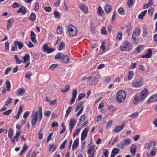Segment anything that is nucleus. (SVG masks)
I'll list each match as a JSON object with an SVG mask.
<instances>
[{"label":"nucleus","mask_w":157,"mask_h":157,"mask_svg":"<svg viewBox=\"0 0 157 157\" xmlns=\"http://www.w3.org/2000/svg\"><path fill=\"white\" fill-rule=\"evenodd\" d=\"M125 92L122 90L119 91L116 96V100L117 102L121 103L124 101L126 98Z\"/></svg>","instance_id":"obj_1"},{"label":"nucleus","mask_w":157,"mask_h":157,"mask_svg":"<svg viewBox=\"0 0 157 157\" xmlns=\"http://www.w3.org/2000/svg\"><path fill=\"white\" fill-rule=\"evenodd\" d=\"M68 31L67 33L71 36H75L78 33L77 29L72 25L69 24L67 27Z\"/></svg>","instance_id":"obj_2"},{"label":"nucleus","mask_w":157,"mask_h":157,"mask_svg":"<svg viewBox=\"0 0 157 157\" xmlns=\"http://www.w3.org/2000/svg\"><path fill=\"white\" fill-rule=\"evenodd\" d=\"M131 46L132 45L126 41L121 46V48L122 51H129L131 49Z\"/></svg>","instance_id":"obj_3"},{"label":"nucleus","mask_w":157,"mask_h":157,"mask_svg":"<svg viewBox=\"0 0 157 157\" xmlns=\"http://www.w3.org/2000/svg\"><path fill=\"white\" fill-rule=\"evenodd\" d=\"M148 94V91L147 89H145L143 90L140 93V101H143L147 96Z\"/></svg>","instance_id":"obj_4"},{"label":"nucleus","mask_w":157,"mask_h":157,"mask_svg":"<svg viewBox=\"0 0 157 157\" xmlns=\"http://www.w3.org/2000/svg\"><path fill=\"white\" fill-rule=\"evenodd\" d=\"M43 49L44 52H46L48 53H52L55 51L54 49L48 47V45L46 44L44 45Z\"/></svg>","instance_id":"obj_5"},{"label":"nucleus","mask_w":157,"mask_h":157,"mask_svg":"<svg viewBox=\"0 0 157 157\" xmlns=\"http://www.w3.org/2000/svg\"><path fill=\"white\" fill-rule=\"evenodd\" d=\"M143 84V79L142 78H140L139 81H136L133 82L132 83V86L136 88H138L142 85Z\"/></svg>","instance_id":"obj_6"},{"label":"nucleus","mask_w":157,"mask_h":157,"mask_svg":"<svg viewBox=\"0 0 157 157\" xmlns=\"http://www.w3.org/2000/svg\"><path fill=\"white\" fill-rule=\"evenodd\" d=\"M125 124V122H123L122 123L121 125L117 126L113 130L114 131L116 132H119L121 131L122 130V129L124 127Z\"/></svg>","instance_id":"obj_7"},{"label":"nucleus","mask_w":157,"mask_h":157,"mask_svg":"<svg viewBox=\"0 0 157 157\" xmlns=\"http://www.w3.org/2000/svg\"><path fill=\"white\" fill-rule=\"evenodd\" d=\"M157 101V95H153L149 99L148 101H147V104L154 102Z\"/></svg>","instance_id":"obj_8"},{"label":"nucleus","mask_w":157,"mask_h":157,"mask_svg":"<svg viewBox=\"0 0 157 157\" xmlns=\"http://www.w3.org/2000/svg\"><path fill=\"white\" fill-rule=\"evenodd\" d=\"M61 60H62V62L67 63L69 62V58L67 55H64L63 54H62Z\"/></svg>","instance_id":"obj_9"},{"label":"nucleus","mask_w":157,"mask_h":157,"mask_svg":"<svg viewBox=\"0 0 157 157\" xmlns=\"http://www.w3.org/2000/svg\"><path fill=\"white\" fill-rule=\"evenodd\" d=\"M87 132L88 129L87 128H85L82 133L81 140L82 141L84 140L86 138L87 135Z\"/></svg>","instance_id":"obj_10"},{"label":"nucleus","mask_w":157,"mask_h":157,"mask_svg":"<svg viewBox=\"0 0 157 157\" xmlns=\"http://www.w3.org/2000/svg\"><path fill=\"white\" fill-rule=\"evenodd\" d=\"M125 27H124V29L126 30V32L128 33V35H129L130 33H131V24L130 23L127 24L126 25H124Z\"/></svg>","instance_id":"obj_11"},{"label":"nucleus","mask_w":157,"mask_h":157,"mask_svg":"<svg viewBox=\"0 0 157 157\" xmlns=\"http://www.w3.org/2000/svg\"><path fill=\"white\" fill-rule=\"evenodd\" d=\"M120 151V150L117 148H115L112 150L111 157H114L116 155L118 154Z\"/></svg>","instance_id":"obj_12"},{"label":"nucleus","mask_w":157,"mask_h":157,"mask_svg":"<svg viewBox=\"0 0 157 157\" xmlns=\"http://www.w3.org/2000/svg\"><path fill=\"white\" fill-rule=\"evenodd\" d=\"M14 43L16 49H17V47H18V49H20L22 48L24 46L23 44L22 43L18 41H15Z\"/></svg>","instance_id":"obj_13"},{"label":"nucleus","mask_w":157,"mask_h":157,"mask_svg":"<svg viewBox=\"0 0 157 157\" xmlns=\"http://www.w3.org/2000/svg\"><path fill=\"white\" fill-rule=\"evenodd\" d=\"M76 123V121L74 119H71L70 120V132L72 131V129L74 128Z\"/></svg>","instance_id":"obj_14"},{"label":"nucleus","mask_w":157,"mask_h":157,"mask_svg":"<svg viewBox=\"0 0 157 157\" xmlns=\"http://www.w3.org/2000/svg\"><path fill=\"white\" fill-rule=\"evenodd\" d=\"M95 146L94 145H92L90 146L87 151V153L89 155H90L92 153H94L95 150L94 149Z\"/></svg>","instance_id":"obj_15"},{"label":"nucleus","mask_w":157,"mask_h":157,"mask_svg":"<svg viewBox=\"0 0 157 157\" xmlns=\"http://www.w3.org/2000/svg\"><path fill=\"white\" fill-rule=\"evenodd\" d=\"M152 54V52L151 49H148V52L144 55L142 57L144 58H150Z\"/></svg>","instance_id":"obj_16"},{"label":"nucleus","mask_w":157,"mask_h":157,"mask_svg":"<svg viewBox=\"0 0 157 157\" xmlns=\"http://www.w3.org/2000/svg\"><path fill=\"white\" fill-rule=\"evenodd\" d=\"M36 35L33 31H31V39L32 42L34 43H36L37 41L36 38Z\"/></svg>","instance_id":"obj_17"},{"label":"nucleus","mask_w":157,"mask_h":157,"mask_svg":"<svg viewBox=\"0 0 157 157\" xmlns=\"http://www.w3.org/2000/svg\"><path fill=\"white\" fill-rule=\"evenodd\" d=\"M147 148L149 149L151 147H155L156 144L154 141H152L148 144H147Z\"/></svg>","instance_id":"obj_18"},{"label":"nucleus","mask_w":157,"mask_h":157,"mask_svg":"<svg viewBox=\"0 0 157 157\" xmlns=\"http://www.w3.org/2000/svg\"><path fill=\"white\" fill-rule=\"evenodd\" d=\"M26 11L25 7L24 6H21L17 10V12L18 13H21L22 14H24L25 13Z\"/></svg>","instance_id":"obj_19"},{"label":"nucleus","mask_w":157,"mask_h":157,"mask_svg":"<svg viewBox=\"0 0 157 157\" xmlns=\"http://www.w3.org/2000/svg\"><path fill=\"white\" fill-rule=\"evenodd\" d=\"M80 9L82 10L84 13H87L88 12V9L87 6H85L84 5H82L79 6Z\"/></svg>","instance_id":"obj_20"},{"label":"nucleus","mask_w":157,"mask_h":157,"mask_svg":"<svg viewBox=\"0 0 157 157\" xmlns=\"http://www.w3.org/2000/svg\"><path fill=\"white\" fill-rule=\"evenodd\" d=\"M79 141L77 139H76L74 141L73 144L72 149L73 150L76 149L77 147V145L78 144Z\"/></svg>","instance_id":"obj_21"},{"label":"nucleus","mask_w":157,"mask_h":157,"mask_svg":"<svg viewBox=\"0 0 157 157\" xmlns=\"http://www.w3.org/2000/svg\"><path fill=\"white\" fill-rule=\"evenodd\" d=\"M18 95H22L25 93V88L23 87L18 89L17 90Z\"/></svg>","instance_id":"obj_22"},{"label":"nucleus","mask_w":157,"mask_h":157,"mask_svg":"<svg viewBox=\"0 0 157 157\" xmlns=\"http://www.w3.org/2000/svg\"><path fill=\"white\" fill-rule=\"evenodd\" d=\"M143 36L145 37L147 35V28L146 26L144 25L143 26Z\"/></svg>","instance_id":"obj_23"},{"label":"nucleus","mask_w":157,"mask_h":157,"mask_svg":"<svg viewBox=\"0 0 157 157\" xmlns=\"http://www.w3.org/2000/svg\"><path fill=\"white\" fill-rule=\"evenodd\" d=\"M59 48L58 50L61 51L62 50L65 48V44L64 42H61L59 44Z\"/></svg>","instance_id":"obj_24"},{"label":"nucleus","mask_w":157,"mask_h":157,"mask_svg":"<svg viewBox=\"0 0 157 157\" xmlns=\"http://www.w3.org/2000/svg\"><path fill=\"white\" fill-rule=\"evenodd\" d=\"M105 12L108 13L111 11L112 7L110 5H106L105 6Z\"/></svg>","instance_id":"obj_25"},{"label":"nucleus","mask_w":157,"mask_h":157,"mask_svg":"<svg viewBox=\"0 0 157 157\" xmlns=\"http://www.w3.org/2000/svg\"><path fill=\"white\" fill-rule=\"evenodd\" d=\"M147 12V10H144L141 13L138 15V18L139 19H142L143 17L145 16Z\"/></svg>","instance_id":"obj_26"},{"label":"nucleus","mask_w":157,"mask_h":157,"mask_svg":"<svg viewBox=\"0 0 157 157\" xmlns=\"http://www.w3.org/2000/svg\"><path fill=\"white\" fill-rule=\"evenodd\" d=\"M13 131L12 129L11 128H10L9 130L8 137L10 139H12L13 135Z\"/></svg>","instance_id":"obj_27"},{"label":"nucleus","mask_w":157,"mask_h":157,"mask_svg":"<svg viewBox=\"0 0 157 157\" xmlns=\"http://www.w3.org/2000/svg\"><path fill=\"white\" fill-rule=\"evenodd\" d=\"M156 152V149L155 147H153L151 150L150 155L151 156H154L155 153Z\"/></svg>","instance_id":"obj_28"},{"label":"nucleus","mask_w":157,"mask_h":157,"mask_svg":"<svg viewBox=\"0 0 157 157\" xmlns=\"http://www.w3.org/2000/svg\"><path fill=\"white\" fill-rule=\"evenodd\" d=\"M6 88L7 91H10V83L9 79H7L6 82Z\"/></svg>","instance_id":"obj_29"},{"label":"nucleus","mask_w":157,"mask_h":157,"mask_svg":"<svg viewBox=\"0 0 157 157\" xmlns=\"http://www.w3.org/2000/svg\"><path fill=\"white\" fill-rule=\"evenodd\" d=\"M38 111L33 113L31 116L32 120L38 119Z\"/></svg>","instance_id":"obj_30"},{"label":"nucleus","mask_w":157,"mask_h":157,"mask_svg":"<svg viewBox=\"0 0 157 157\" xmlns=\"http://www.w3.org/2000/svg\"><path fill=\"white\" fill-rule=\"evenodd\" d=\"M39 113V121H41L42 118V108L41 107H40L39 108V110L38 112Z\"/></svg>","instance_id":"obj_31"},{"label":"nucleus","mask_w":157,"mask_h":157,"mask_svg":"<svg viewBox=\"0 0 157 157\" xmlns=\"http://www.w3.org/2000/svg\"><path fill=\"white\" fill-rule=\"evenodd\" d=\"M83 103L82 101L79 102L76 105L75 108V111H78L79 109L83 105Z\"/></svg>","instance_id":"obj_32"},{"label":"nucleus","mask_w":157,"mask_h":157,"mask_svg":"<svg viewBox=\"0 0 157 157\" xmlns=\"http://www.w3.org/2000/svg\"><path fill=\"white\" fill-rule=\"evenodd\" d=\"M8 24L7 25V29H9V27L10 26H12L13 25V21L12 19H9L8 20Z\"/></svg>","instance_id":"obj_33"},{"label":"nucleus","mask_w":157,"mask_h":157,"mask_svg":"<svg viewBox=\"0 0 157 157\" xmlns=\"http://www.w3.org/2000/svg\"><path fill=\"white\" fill-rule=\"evenodd\" d=\"M132 147L133 148H131L130 149V151L132 154V155H134L136 152V150L135 148L136 147V145H134V144L132 145Z\"/></svg>","instance_id":"obj_34"},{"label":"nucleus","mask_w":157,"mask_h":157,"mask_svg":"<svg viewBox=\"0 0 157 157\" xmlns=\"http://www.w3.org/2000/svg\"><path fill=\"white\" fill-rule=\"evenodd\" d=\"M85 94L82 93L80 94L78 97L77 100L78 101H79L83 99L85 96Z\"/></svg>","instance_id":"obj_35"},{"label":"nucleus","mask_w":157,"mask_h":157,"mask_svg":"<svg viewBox=\"0 0 157 157\" xmlns=\"http://www.w3.org/2000/svg\"><path fill=\"white\" fill-rule=\"evenodd\" d=\"M14 58L16 61L17 63L20 64L22 62V61L19 59V58L17 57V55H14Z\"/></svg>","instance_id":"obj_36"},{"label":"nucleus","mask_w":157,"mask_h":157,"mask_svg":"<svg viewBox=\"0 0 157 157\" xmlns=\"http://www.w3.org/2000/svg\"><path fill=\"white\" fill-rule=\"evenodd\" d=\"M127 4L128 7L130 8L131 7L134 3V1L132 0H128Z\"/></svg>","instance_id":"obj_37"},{"label":"nucleus","mask_w":157,"mask_h":157,"mask_svg":"<svg viewBox=\"0 0 157 157\" xmlns=\"http://www.w3.org/2000/svg\"><path fill=\"white\" fill-rule=\"evenodd\" d=\"M139 115V113L137 112H136L130 115L129 117H131L132 118H136L138 117Z\"/></svg>","instance_id":"obj_38"},{"label":"nucleus","mask_w":157,"mask_h":157,"mask_svg":"<svg viewBox=\"0 0 157 157\" xmlns=\"http://www.w3.org/2000/svg\"><path fill=\"white\" fill-rule=\"evenodd\" d=\"M139 97L136 95L135 96L133 100V103L135 104H137L138 103L139 100Z\"/></svg>","instance_id":"obj_39"},{"label":"nucleus","mask_w":157,"mask_h":157,"mask_svg":"<svg viewBox=\"0 0 157 157\" xmlns=\"http://www.w3.org/2000/svg\"><path fill=\"white\" fill-rule=\"evenodd\" d=\"M62 31L63 30L62 27L59 25L57 27V33L60 34L62 33Z\"/></svg>","instance_id":"obj_40"},{"label":"nucleus","mask_w":157,"mask_h":157,"mask_svg":"<svg viewBox=\"0 0 157 157\" xmlns=\"http://www.w3.org/2000/svg\"><path fill=\"white\" fill-rule=\"evenodd\" d=\"M103 12L102 8L101 7H99L98 9V15L99 16H101L102 14V13Z\"/></svg>","instance_id":"obj_41"},{"label":"nucleus","mask_w":157,"mask_h":157,"mask_svg":"<svg viewBox=\"0 0 157 157\" xmlns=\"http://www.w3.org/2000/svg\"><path fill=\"white\" fill-rule=\"evenodd\" d=\"M103 153L105 157H108L109 152L107 149H104L103 151Z\"/></svg>","instance_id":"obj_42"},{"label":"nucleus","mask_w":157,"mask_h":157,"mask_svg":"<svg viewBox=\"0 0 157 157\" xmlns=\"http://www.w3.org/2000/svg\"><path fill=\"white\" fill-rule=\"evenodd\" d=\"M36 17L35 14L34 13H32L30 17V19L32 21H34L36 20Z\"/></svg>","instance_id":"obj_43"},{"label":"nucleus","mask_w":157,"mask_h":157,"mask_svg":"<svg viewBox=\"0 0 157 157\" xmlns=\"http://www.w3.org/2000/svg\"><path fill=\"white\" fill-rule=\"evenodd\" d=\"M134 75L133 72L132 71H130L128 73V78L130 80L132 78Z\"/></svg>","instance_id":"obj_44"},{"label":"nucleus","mask_w":157,"mask_h":157,"mask_svg":"<svg viewBox=\"0 0 157 157\" xmlns=\"http://www.w3.org/2000/svg\"><path fill=\"white\" fill-rule=\"evenodd\" d=\"M54 14L55 16V17L59 19L60 17V15L59 14V13L57 12L56 10H55L54 11Z\"/></svg>","instance_id":"obj_45"},{"label":"nucleus","mask_w":157,"mask_h":157,"mask_svg":"<svg viewBox=\"0 0 157 157\" xmlns=\"http://www.w3.org/2000/svg\"><path fill=\"white\" fill-rule=\"evenodd\" d=\"M72 109L71 106H69L68 108L67 109L66 111V114L65 115V117H67L69 113H70L71 109Z\"/></svg>","instance_id":"obj_46"},{"label":"nucleus","mask_w":157,"mask_h":157,"mask_svg":"<svg viewBox=\"0 0 157 157\" xmlns=\"http://www.w3.org/2000/svg\"><path fill=\"white\" fill-rule=\"evenodd\" d=\"M58 67L57 64H53L51 65L49 67V69L52 71H53Z\"/></svg>","instance_id":"obj_47"},{"label":"nucleus","mask_w":157,"mask_h":157,"mask_svg":"<svg viewBox=\"0 0 157 157\" xmlns=\"http://www.w3.org/2000/svg\"><path fill=\"white\" fill-rule=\"evenodd\" d=\"M154 11V9L152 7H150L148 10V14L151 16H152V14Z\"/></svg>","instance_id":"obj_48"},{"label":"nucleus","mask_w":157,"mask_h":157,"mask_svg":"<svg viewBox=\"0 0 157 157\" xmlns=\"http://www.w3.org/2000/svg\"><path fill=\"white\" fill-rule=\"evenodd\" d=\"M24 59V63H25L27 60L29 58V54H26L25 56L23 57Z\"/></svg>","instance_id":"obj_49"},{"label":"nucleus","mask_w":157,"mask_h":157,"mask_svg":"<svg viewBox=\"0 0 157 157\" xmlns=\"http://www.w3.org/2000/svg\"><path fill=\"white\" fill-rule=\"evenodd\" d=\"M67 142V140H66L63 143L61 144V146L60 147V149H63L65 147V145L66 144Z\"/></svg>","instance_id":"obj_50"},{"label":"nucleus","mask_w":157,"mask_h":157,"mask_svg":"<svg viewBox=\"0 0 157 157\" xmlns=\"http://www.w3.org/2000/svg\"><path fill=\"white\" fill-rule=\"evenodd\" d=\"M118 12L119 14H121L124 15V14L123 9L122 7H120L119 9Z\"/></svg>","instance_id":"obj_51"},{"label":"nucleus","mask_w":157,"mask_h":157,"mask_svg":"<svg viewBox=\"0 0 157 157\" xmlns=\"http://www.w3.org/2000/svg\"><path fill=\"white\" fill-rule=\"evenodd\" d=\"M12 109H9L7 111L3 113L4 115H9L12 111Z\"/></svg>","instance_id":"obj_52"},{"label":"nucleus","mask_w":157,"mask_h":157,"mask_svg":"<svg viewBox=\"0 0 157 157\" xmlns=\"http://www.w3.org/2000/svg\"><path fill=\"white\" fill-rule=\"evenodd\" d=\"M144 49L143 46H138L136 48V50L138 53H139L141 50H143Z\"/></svg>","instance_id":"obj_53"},{"label":"nucleus","mask_w":157,"mask_h":157,"mask_svg":"<svg viewBox=\"0 0 157 157\" xmlns=\"http://www.w3.org/2000/svg\"><path fill=\"white\" fill-rule=\"evenodd\" d=\"M12 101V99L10 97H8L7 100L5 102V105H7L8 104L11 103Z\"/></svg>","instance_id":"obj_54"},{"label":"nucleus","mask_w":157,"mask_h":157,"mask_svg":"<svg viewBox=\"0 0 157 157\" xmlns=\"http://www.w3.org/2000/svg\"><path fill=\"white\" fill-rule=\"evenodd\" d=\"M77 90H76L75 89L72 92V98H76V95L77 94Z\"/></svg>","instance_id":"obj_55"},{"label":"nucleus","mask_w":157,"mask_h":157,"mask_svg":"<svg viewBox=\"0 0 157 157\" xmlns=\"http://www.w3.org/2000/svg\"><path fill=\"white\" fill-rule=\"evenodd\" d=\"M38 121V119L31 120V123L33 127H34Z\"/></svg>","instance_id":"obj_56"},{"label":"nucleus","mask_w":157,"mask_h":157,"mask_svg":"<svg viewBox=\"0 0 157 157\" xmlns=\"http://www.w3.org/2000/svg\"><path fill=\"white\" fill-rule=\"evenodd\" d=\"M51 149L52 152L55 151L56 150V147L53 146V144H50L49 145V150H50Z\"/></svg>","instance_id":"obj_57"},{"label":"nucleus","mask_w":157,"mask_h":157,"mask_svg":"<svg viewBox=\"0 0 157 157\" xmlns=\"http://www.w3.org/2000/svg\"><path fill=\"white\" fill-rule=\"evenodd\" d=\"M29 115V112L28 111H26L24 113L23 115V118L26 119Z\"/></svg>","instance_id":"obj_58"},{"label":"nucleus","mask_w":157,"mask_h":157,"mask_svg":"<svg viewBox=\"0 0 157 157\" xmlns=\"http://www.w3.org/2000/svg\"><path fill=\"white\" fill-rule=\"evenodd\" d=\"M85 119V116L84 115H82L79 120V121L80 122L82 123L83 122Z\"/></svg>","instance_id":"obj_59"},{"label":"nucleus","mask_w":157,"mask_h":157,"mask_svg":"<svg viewBox=\"0 0 157 157\" xmlns=\"http://www.w3.org/2000/svg\"><path fill=\"white\" fill-rule=\"evenodd\" d=\"M131 142V140L129 139H128L125 140L124 141V144H125L127 145H128Z\"/></svg>","instance_id":"obj_60"},{"label":"nucleus","mask_w":157,"mask_h":157,"mask_svg":"<svg viewBox=\"0 0 157 157\" xmlns=\"http://www.w3.org/2000/svg\"><path fill=\"white\" fill-rule=\"evenodd\" d=\"M18 138L19 137H18L16 136H14L13 139L12 138V139H10L11 140L12 143H14L15 140H16V141H17L18 140Z\"/></svg>","instance_id":"obj_61"},{"label":"nucleus","mask_w":157,"mask_h":157,"mask_svg":"<svg viewBox=\"0 0 157 157\" xmlns=\"http://www.w3.org/2000/svg\"><path fill=\"white\" fill-rule=\"evenodd\" d=\"M70 89V86H69L67 85L65 87V88L64 90L62 89L61 90V91L63 92H65Z\"/></svg>","instance_id":"obj_62"},{"label":"nucleus","mask_w":157,"mask_h":157,"mask_svg":"<svg viewBox=\"0 0 157 157\" xmlns=\"http://www.w3.org/2000/svg\"><path fill=\"white\" fill-rule=\"evenodd\" d=\"M61 53H58L55 56V58L56 59H59L60 58H61L62 54Z\"/></svg>","instance_id":"obj_63"},{"label":"nucleus","mask_w":157,"mask_h":157,"mask_svg":"<svg viewBox=\"0 0 157 157\" xmlns=\"http://www.w3.org/2000/svg\"><path fill=\"white\" fill-rule=\"evenodd\" d=\"M122 37V33H119L117 36L116 38L118 39L119 40H121Z\"/></svg>","instance_id":"obj_64"}]
</instances>
